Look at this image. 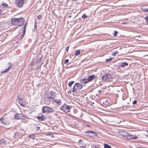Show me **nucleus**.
<instances>
[{
    "label": "nucleus",
    "mask_w": 148,
    "mask_h": 148,
    "mask_svg": "<svg viewBox=\"0 0 148 148\" xmlns=\"http://www.w3.org/2000/svg\"><path fill=\"white\" fill-rule=\"evenodd\" d=\"M41 17H42V16L40 15H39L37 16V18L38 19H41Z\"/></svg>",
    "instance_id": "obj_34"
},
{
    "label": "nucleus",
    "mask_w": 148,
    "mask_h": 148,
    "mask_svg": "<svg viewBox=\"0 0 148 148\" xmlns=\"http://www.w3.org/2000/svg\"><path fill=\"white\" fill-rule=\"evenodd\" d=\"M2 5H3V6L5 8H7L8 6V5L6 4V3H5L4 2H3L1 3Z\"/></svg>",
    "instance_id": "obj_21"
},
{
    "label": "nucleus",
    "mask_w": 148,
    "mask_h": 148,
    "mask_svg": "<svg viewBox=\"0 0 148 148\" xmlns=\"http://www.w3.org/2000/svg\"><path fill=\"white\" fill-rule=\"evenodd\" d=\"M71 16L70 15L69 16L68 18H71Z\"/></svg>",
    "instance_id": "obj_47"
},
{
    "label": "nucleus",
    "mask_w": 148,
    "mask_h": 148,
    "mask_svg": "<svg viewBox=\"0 0 148 148\" xmlns=\"http://www.w3.org/2000/svg\"><path fill=\"white\" fill-rule=\"evenodd\" d=\"M95 77V76L94 75H90L89 76L88 79H86L84 78L81 79L80 80V82L82 84H85L92 81L94 79Z\"/></svg>",
    "instance_id": "obj_2"
},
{
    "label": "nucleus",
    "mask_w": 148,
    "mask_h": 148,
    "mask_svg": "<svg viewBox=\"0 0 148 148\" xmlns=\"http://www.w3.org/2000/svg\"><path fill=\"white\" fill-rule=\"evenodd\" d=\"M104 148H111V147L108 144L105 143L104 144Z\"/></svg>",
    "instance_id": "obj_19"
},
{
    "label": "nucleus",
    "mask_w": 148,
    "mask_h": 148,
    "mask_svg": "<svg viewBox=\"0 0 148 148\" xmlns=\"http://www.w3.org/2000/svg\"><path fill=\"white\" fill-rule=\"evenodd\" d=\"M18 98L19 100H21V98L20 97H19V96H18Z\"/></svg>",
    "instance_id": "obj_44"
},
{
    "label": "nucleus",
    "mask_w": 148,
    "mask_h": 148,
    "mask_svg": "<svg viewBox=\"0 0 148 148\" xmlns=\"http://www.w3.org/2000/svg\"><path fill=\"white\" fill-rule=\"evenodd\" d=\"M42 112L44 113L45 112H48L49 113H52L54 112V109L48 106L43 107L42 108Z\"/></svg>",
    "instance_id": "obj_6"
},
{
    "label": "nucleus",
    "mask_w": 148,
    "mask_h": 148,
    "mask_svg": "<svg viewBox=\"0 0 148 148\" xmlns=\"http://www.w3.org/2000/svg\"><path fill=\"white\" fill-rule=\"evenodd\" d=\"M27 25V22H25L24 24V25H25L26 26Z\"/></svg>",
    "instance_id": "obj_48"
},
{
    "label": "nucleus",
    "mask_w": 148,
    "mask_h": 148,
    "mask_svg": "<svg viewBox=\"0 0 148 148\" xmlns=\"http://www.w3.org/2000/svg\"><path fill=\"white\" fill-rule=\"evenodd\" d=\"M29 138H32V139H34V138H35V136L33 134L29 135Z\"/></svg>",
    "instance_id": "obj_22"
},
{
    "label": "nucleus",
    "mask_w": 148,
    "mask_h": 148,
    "mask_svg": "<svg viewBox=\"0 0 148 148\" xmlns=\"http://www.w3.org/2000/svg\"><path fill=\"white\" fill-rule=\"evenodd\" d=\"M74 83V81H71L69 82L68 84V85L69 87H71L72 85Z\"/></svg>",
    "instance_id": "obj_17"
},
{
    "label": "nucleus",
    "mask_w": 148,
    "mask_h": 148,
    "mask_svg": "<svg viewBox=\"0 0 148 148\" xmlns=\"http://www.w3.org/2000/svg\"><path fill=\"white\" fill-rule=\"evenodd\" d=\"M18 102H19V103L20 104L21 106H23V107H24L25 106L23 104H22V100H19Z\"/></svg>",
    "instance_id": "obj_24"
},
{
    "label": "nucleus",
    "mask_w": 148,
    "mask_h": 148,
    "mask_svg": "<svg viewBox=\"0 0 148 148\" xmlns=\"http://www.w3.org/2000/svg\"><path fill=\"white\" fill-rule=\"evenodd\" d=\"M53 100V101L55 102L58 105H60L61 104V101L60 100L58 99H54Z\"/></svg>",
    "instance_id": "obj_14"
},
{
    "label": "nucleus",
    "mask_w": 148,
    "mask_h": 148,
    "mask_svg": "<svg viewBox=\"0 0 148 148\" xmlns=\"http://www.w3.org/2000/svg\"><path fill=\"white\" fill-rule=\"evenodd\" d=\"M83 141V140L81 139H80L79 141V142H80Z\"/></svg>",
    "instance_id": "obj_46"
},
{
    "label": "nucleus",
    "mask_w": 148,
    "mask_h": 148,
    "mask_svg": "<svg viewBox=\"0 0 148 148\" xmlns=\"http://www.w3.org/2000/svg\"><path fill=\"white\" fill-rule=\"evenodd\" d=\"M126 23V22H125V23H123V24H125Z\"/></svg>",
    "instance_id": "obj_50"
},
{
    "label": "nucleus",
    "mask_w": 148,
    "mask_h": 148,
    "mask_svg": "<svg viewBox=\"0 0 148 148\" xmlns=\"http://www.w3.org/2000/svg\"><path fill=\"white\" fill-rule=\"evenodd\" d=\"M142 11L144 12H148V9L144 7H142L141 8Z\"/></svg>",
    "instance_id": "obj_18"
},
{
    "label": "nucleus",
    "mask_w": 148,
    "mask_h": 148,
    "mask_svg": "<svg viewBox=\"0 0 148 148\" xmlns=\"http://www.w3.org/2000/svg\"><path fill=\"white\" fill-rule=\"evenodd\" d=\"M11 22L12 24L14 25L20 27L24 24V18L21 17L18 18H14L11 19Z\"/></svg>",
    "instance_id": "obj_1"
},
{
    "label": "nucleus",
    "mask_w": 148,
    "mask_h": 148,
    "mask_svg": "<svg viewBox=\"0 0 148 148\" xmlns=\"http://www.w3.org/2000/svg\"><path fill=\"white\" fill-rule=\"evenodd\" d=\"M99 92L100 94H101V93L102 92V91L101 90H99Z\"/></svg>",
    "instance_id": "obj_42"
},
{
    "label": "nucleus",
    "mask_w": 148,
    "mask_h": 148,
    "mask_svg": "<svg viewBox=\"0 0 148 148\" xmlns=\"http://www.w3.org/2000/svg\"><path fill=\"white\" fill-rule=\"evenodd\" d=\"M0 121H1V124L3 125H8L9 123V122L7 120V118L4 116L0 118Z\"/></svg>",
    "instance_id": "obj_10"
},
{
    "label": "nucleus",
    "mask_w": 148,
    "mask_h": 148,
    "mask_svg": "<svg viewBox=\"0 0 148 148\" xmlns=\"http://www.w3.org/2000/svg\"><path fill=\"white\" fill-rule=\"evenodd\" d=\"M82 88V84L79 83H76L72 88V91L73 92H75V91L81 90Z\"/></svg>",
    "instance_id": "obj_3"
},
{
    "label": "nucleus",
    "mask_w": 148,
    "mask_h": 148,
    "mask_svg": "<svg viewBox=\"0 0 148 148\" xmlns=\"http://www.w3.org/2000/svg\"><path fill=\"white\" fill-rule=\"evenodd\" d=\"M50 99L47 98L45 100V103L47 105H49L51 103V101L50 100Z\"/></svg>",
    "instance_id": "obj_15"
},
{
    "label": "nucleus",
    "mask_w": 148,
    "mask_h": 148,
    "mask_svg": "<svg viewBox=\"0 0 148 148\" xmlns=\"http://www.w3.org/2000/svg\"><path fill=\"white\" fill-rule=\"evenodd\" d=\"M120 66L121 67L123 68L125 66H127L128 65V64L127 63H126V62H122L121 63H120L119 64Z\"/></svg>",
    "instance_id": "obj_13"
},
{
    "label": "nucleus",
    "mask_w": 148,
    "mask_h": 148,
    "mask_svg": "<svg viewBox=\"0 0 148 148\" xmlns=\"http://www.w3.org/2000/svg\"><path fill=\"white\" fill-rule=\"evenodd\" d=\"M69 48V46H67V47H66V51L67 52H68V51Z\"/></svg>",
    "instance_id": "obj_36"
},
{
    "label": "nucleus",
    "mask_w": 148,
    "mask_h": 148,
    "mask_svg": "<svg viewBox=\"0 0 148 148\" xmlns=\"http://www.w3.org/2000/svg\"><path fill=\"white\" fill-rule=\"evenodd\" d=\"M37 117L39 121H44L46 119L45 116L42 113L39 114Z\"/></svg>",
    "instance_id": "obj_11"
},
{
    "label": "nucleus",
    "mask_w": 148,
    "mask_h": 148,
    "mask_svg": "<svg viewBox=\"0 0 148 148\" xmlns=\"http://www.w3.org/2000/svg\"><path fill=\"white\" fill-rule=\"evenodd\" d=\"M2 13V11L0 9V15H1Z\"/></svg>",
    "instance_id": "obj_43"
},
{
    "label": "nucleus",
    "mask_w": 148,
    "mask_h": 148,
    "mask_svg": "<svg viewBox=\"0 0 148 148\" xmlns=\"http://www.w3.org/2000/svg\"><path fill=\"white\" fill-rule=\"evenodd\" d=\"M36 63L35 62H34L33 61L32 62L30 63V64L31 66L34 65Z\"/></svg>",
    "instance_id": "obj_31"
},
{
    "label": "nucleus",
    "mask_w": 148,
    "mask_h": 148,
    "mask_svg": "<svg viewBox=\"0 0 148 148\" xmlns=\"http://www.w3.org/2000/svg\"><path fill=\"white\" fill-rule=\"evenodd\" d=\"M56 92L51 91L50 92L49 94H47V98L53 99L56 98Z\"/></svg>",
    "instance_id": "obj_7"
},
{
    "label": "nucleus",
    "mask_w": 148,
    "mask_h": 148,
    "mask_svg": "<svg viewBox=\"0 0 148 148\" xmlns=\"http://www.w3.org/2000/svg\"><path fill=\"white\" fill-rule=\"evenodd\" d=\"M69 92H70V91H69V92H68V93H69Z\"/></svg>",
    "instance_id": "obj_51"
},
{
    "label": "nucleus",
    "mask_w": 148,
    "mask_h": 148,
    "mask_svg": "<svg viewBox=\"0 0 148 148\" xmlns=\"http://www.w3.org/2000/svg\"><path fill=\"white\" fill-rule=\"evenodd\" d=\"M93 133H92V134H93L94 136H97V133L95 132H93Z\"/></svg>",
    "instance_id": "obj_30"
},
{
    "label": "nucleus",
    "mask_w": 148,
    "mask_h": 148,
    "mask_svg": "<svg viewBox=\"0 0 148 148\" xmlns=\"http://www.w3.org/2000/svg\"><path fill=\"white\" fill-rule=\"evenodd\" d=\"M123 137L128 139L127 137L129 136L128 134L126 132L124 133L123 134H122Z\"/></svg>",
    "instance_id": "obj_16"
},
{
    "label": "nucleus",
    "mask_w": 148,
    "mask_h": 148,
    "mask_svg": "<svg viewBox=\"0 0 148 148\" xmlns=\"http://www.w3.org/2000/svg\"><path fill=\"white\" fill-rule=\"evenodd\" d=\"M8 65L9 66L8 68V69H5V71H3L2 72V73H5L8 72V71L9 70H10V68H11L12 67V63H10V62L8 63Z\"/></svg>",
    "instance_id": "obj_12"
},
{
    "label": "nucleus",
    "mask_w": 148,
    "mask_h": 148,
    "mask_svg": "<svg viewBox=\"0 0 148 148\" xmlns=\"http://www.w3.org/2000/svg\"><path fill=\"white\" fill-rule=\"evenodd\" d=\"M25 31H26V30H23L22 35H21V38H23V37L24 36L25 33Z\"/></svg>",
    "instance_id": "obj_27"
},
{
    "label": "nucleus",
    "mask_w": 148,
    "mask_h": 148,
    "mask_svg": "<svg viewBox=\"0 0 148 148\" xmlns=\"http://www.w3.org/2000/svg\"><path fill=\"white\" fill-rule=\"evenodd\" d=\"M85 133L86 134H92V133H93V131H86L85 132Z\"/></svg>",
    "instance_id": "obj_25"
},
{
    "label": "nucleus",
    "mask_w": 148,
    "mask_h": 148,
    "mask_svg": "<svg viewBox=\"0 0 148 148\" xmlns=\"http://www.w3.org/2000/svg\"><path fill=\"white\" fill-rule=\"evenodd\" d=\"M112 77L110 73H105L102 77V79L104 81L109 80L112 79Z\"/></svg>",
    "instance_id": "obj_8"
},
{
    "label": "nucleus",
    "mask_w": 148,
    "mask_h": 148,
    "mask_svg": "<svg viewBox=\"0 0 148 148\" xmlns=\"http://www.w3.org/2000/svg\"><path fill=\"white\" fill-rule=\"evenodd\" d=\"M80 147L81 148H86V147L85 146H81Z\"/></svg>",
    "instance_id": "obj_41"
},
{
    "label": "nucleus",
    "mask_w": 148,
    "mask_h": 148,
    "mask_svg": "<svg viewBox=\"0 0 148 148\" xmlns=\"http://www.w3.org/2000/svg\"><path fill=\"white\" fill-rule=\"evenodd\" d=\"M118 33V32L117 31H115L113 35L114 36H116L117 35V34Z\"/></svg>",
    "instance_id": "obj_32"
},
{
    "label": "nucleus",
    "mask_w": 148,
    "mask_h": 148,
    "mask_svg": "<svg viewBox=\"0 0 148 148\" xmlns=\"http://www.w3.org/2000/svg\"><path fill=\"white\" fill-rule=\"evenodd\" d=\"M14 117L16 119H25L26 118V116L21 112L15 114Z\"/></svg>",
    "instance_id": "obj_5"
},
{
    "label": "nucleus",
    "mask_w": 148,
    "mask_h": 148,
    "mask_svg": "<svg viewBox=\"0 0 148 148\" xmlns=\"http://www.w3.org/2000/svg\"><path fill=\"white\" fill-rule=\"evenodd\" d=\"M42 58L40 57L38 60L37 61V63H40L42 61Z\"/></svg>",
    "instance_id": "obj_26"
},
{
    "label": "nucleus",
    "mask_w": 148,
    "mask_h": 148,
    "mask_svg": "<svg viewBox=\"0 0 148 148\" xmlns=\"http://www.w3.org/2000/svg\"><path fill=\"white\" fill-rule=\"evenodd\" d=\"M26 26L25 25H24L23 26V30H25Z\"/></svg>",
    "instance_id": "obj_40"
},
{
    "label": "nucleus",
    "mask_w": 148,
    "mask_h": 148,
    "mask_svg": "<svg viewBox=\"0 0 148 148\" xmlns=\"http://www.w3.org/2000/svg\"><path fill=\"white\" fill-rule=\"evenodd\" d=\"M137 101L136 100H134V101H133L132 102V103L134 105L136 103H137Z\"/></svg>",
    "instance_id": "obj_33"
},
{
    "label": "nucleus",
    "mask_w": 148,
    "mask_h": 148,
    "mask_svg": "<svg viewBox=\"0 0 148 148\" xmlns=\"http://www.w3.org/2000/svg\"><path fill=\"white\" fill-rule=\"evenodd\" d=\"M36 30H37V28H36V25L35 24L34 25V31H36Z\"/></svg>",
    "instance_id": "obj_35"
},
{
    "label": "nucleus",
    "mask_w": 148,
    "mask_h": 148,
    "mask_svg": "<svg viewBox=\"0 0 148 148\" xmlns=\"http://www.w3.org/2000/svg\"><path fill=\"white\" fill-rule=\"evenodd\" d=\"M25 0H15V4L18 8H21L23 5Z\"/></svg>",
    "instance_id": "obj_9"
},
{
    "label": "nucleus",
    "mask_w": 148,
    "mask_h": 148,
    "mask_svg": "<svg viewBox=\"0 0 148 148\" xmlns=\"http://www.w3.org/2000/svg\"><path fill=\"white\" fill-rule=\"evenodd\" d=\"M80 51L79 50H76L75 51V55L76 56H77L79 55L80 54Z\"/></svg>",
    "instance_id": "obj_20"
},
{
    "label": "nucleus",
    "mask_w": 148,
    "mask_h": 148,
    "mask_svg": "<svg viewBox=\"0 0 148 148\" xmlns=\"http://www.w3.org/2000/svg\"><path fill=\"white\" fill-rule=\"evenodd\" d=\"M145 19L146 21L147 24L148 25V16H146L145 17Z\"/></svg>",
    "instance_id": "obj_28"
},
{
    "label": "nucleus",
    "mask_w": 148,
    "mask_h": 148,
    "mask_svg": "<svg viewBox=\"0 0 148 148\" xmlns=\"http://www.w3.org/2000/svg\"><path fill=\"white\" fill-rule=\"evenodd\" d=\"M82 18H83L85 19L87 18V16L86 15L85 13L83 14V15L82 16Z\"/></svg>",
    "instance_id": "obj_23"
},
{
    "label": "nucleus",
    "mask_w": 148,
    "mask_h": 148,
    "mask_svg": "<svg viewBox=\"0 0 148 148\" xmlns=\"http://www.w3.org/2000/svg\"><path fill=\"white\" fill-rule=\"evenodd\" d=\"M115 54H118L119 53L117 51H115Z\"/></svg>",
    "instance_id": "obj_45"
},
{
    "label": "nucleus",
    "mask_w": 148,
    "mask_h": 148,
    "mask_svg": "<svg viewBox=\"0 0 148 148\" xmlns=\"http://www.w3.org/2000/svg\"><path fill=\"white\" fill-rule=\"evenodd\" d=\"M94 148H99L98 147L95 146Z\"/></svg>",
    "instance_id": "obj_49"
},
{
    "label": "nucleus",
    "mask_w": 148,
    "mask_h": 148,
    "mask_svg": "<svg viewBox=\"0 0 148 148\" xmlns=\"http://www.w3.org/2000/svg\"><path fill=\"white\" fill-rule=\"evenodd\" d=\"M116 54H115V52L114 51L113 52H112V55L113 56L115 55Z\"/></svg>",
    "instance_id": "obj_39"
},
{
    "label": "nucleus",
    "mask_w": 148,
    "mask_h": 148,
    "mask_svg": "<svg viewBox=\"0 0 148 148\" xmlns=\"http://www.w3.org/2000/svg\"><path fill=\"white\" fill-rule=\"evenodd\" d=\"M72 108L71 106L67 105L64 104L63 105L60 109L64 112L65 113H68L69 112L70 110Z\"/></svg>",
    "instance_id": "obj_4"
},
{
    "label": "nucleus",
    "mask_w": 148,
    "mask_h": 148,
    "mask_svg": "<svg viewBox=\"0 0 148 148\" xmlns=\"http://www.w3.org/2000/svg\"><path fill=\"white\" fill-rule=\"evenodd\" d=\"M112 59L111 58H110L109 59H107L106 60V61L108 62V61H110L112 60Z\"/></svg>",
    "instance_id": "obj_29"
},
{
    "label": "nucleus",
    "mask_w": 148,
    "mask_h": 148,
    "mask_svg": "<svg viewBox=\"0 0 148 148\" xmlns=\"http://www.w3.org/2000/svg\"><path fill=\"white\" fill-rule=\"evenodd\" d=\"M40 127L38 126L36 127V129L37 131H38L40 129Z\"/></svg>",
    "instance_id": "obj_38"
},
{
    "label": "nucleus",
    "mask_w": 148,
    "mask_h": 148,
    "mask_svg": "<svg viewBox=\"0 0 148 148\" xmlns=\"http://www.w3.org/2000/svg\"><path fill=\"white\" fill-rule=\"evenodd\" d=\"M69 62V60L68 59H66L65 61V63L67 64Z\"/></svg>",
    "instance_id": "obj_37"
}]
</instances>
